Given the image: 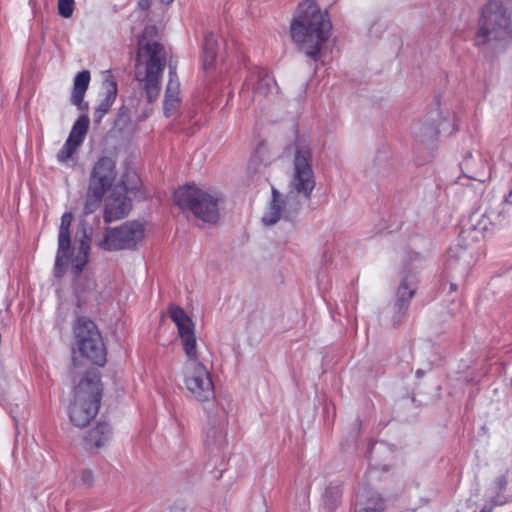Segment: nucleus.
<instances>
[{"mask_svg":"<svg viewBox=\"0 0 512 512\" xmlns=\"http://www.w3.org/2000/svg\"><path fill=\"white\" fill-rule=\"evenodd\" d=\"M169 314L176 324L187 357L184 366V384L191 396L199 402L214 398V384L207 368L198 360L194 323L187 313L178 306H170Z\"/></svg>","mask_w":512,"mask_h":512,"instance_id":"1","label":"nucleus"},{"mask_svg":"<svg viewBox=\"0 0 512 512\" xmlns=\"http://www.w3.org/2000/svg\"><path fill=\"white\" fill-rule=\"evenodd\" d=\"M331 23L314 0H303L295 9L290 25L292 40L298 49L316 61L328 40Z\"/></svg>","mask_w":512,"mask_h":512,"instance_id":"2","label":"nucleus"},{"mask_svg":"<svg viewBox=\"0 0 512 512\" xmlns=\"http://www.w3.org/2000/svg\"><path fill=\"white\" fill-rule=\"evenodd\" d=\"M72 221L73 214L71 212H65L61 217L58 233V249L55 260V273L57 276H61L64 273L68 262H70L71 269L75 275H79L88 262L93 228L86 220L82 219L79 221L74 237V246L69 256L71 248L70 227Z\"/></svg>","mask_w":512,"mask_h":512,"instance_id":"3","label":"nucleus"},{"mask_svg":"<svg viewBox=\"0 0 512 512\" xmlns=\"http://www.w3.org/2000/svg\"><path fill=\"white\" fill-rule=\"evenodd\" d=\"M293 172L290 180V202L297 211L303 202L310 199L316 181L312 169V152L304 136L295 132ZM292 203H290V207Z\"/></svg>","mask_w":512,"mask_h":512,"instance_id":"4","label":"nucleus"},{"mask_svg":"<svg viewBox=\"0 0 512 512\" xmlns=\"http://www.w3.org/2000/svg\"><path fill=\"white\" fill-rule=\"evenodd\" d=\"M512 39V14L501 0H489L482 8L476 45L506 44Z\"/></svg>","mask_w":512,"mask_h":512,"instance_id":"5","label":"nucleus"},{"mask_svg":"<svg viewBox=\"0 0 512 512\" xmlns=\"http://www.w3.org/2000/svg\"><path fill=\"white\" fill-rule=\"evenodd\" d=\"M174 202L182 209L190 210L197 218L207 223L219 219V206L223 195L215 189H203L196 185H186L174 192Z\"/></svg>","mask_w":512,"mask_h":512,"instance_id":"6","label":"nucleus"},{"mask_svg":"<svg viewBox=\"0 0 512 512\" xmlns=\"http://www.w3.org/2000/svg\"><path fill=\"white\" fill-rule=\"evenodd\" d=\"M101 386L97 377H85L74 390L73 400L68 409L71 423L85 427L98 413L101 402Z\"/></svg>","mask_w":512,"mask_h":512,"instance_id":"7","label":"nucleus"},{"mask_svg":"<svg viewBox=\"0 0 512 512\" xmlns=\"http://www.w3.org/2000/svg\"><path fill=\"white\" fill-rule=\"evenodd\" d=\"M138 56H147L144 67L136 66L135 79L143 84V89L149 102L154 101L160 92V84L163 69L166 65V53L164 47L158 42L140 44Z\"/></svg>","mask_w":512,"mask_h":512,"instance_id":"8","label":"nucleus"},{"mask_svg":"<svg viewBox=\"0 0 512 512\" xmlns=\"http://www.w3.org/2000/svg\"><path fill=\"white\" fill-rule=\"evenodd\" d=\"M77 349L81 356L93 364L102 366L106 361V350L101 335L93 321L78 317L73 327Z\"/></svg>","mask_w":512,"mask_h":512,"instance_id":"9","label":"nucleus"},{"mask_svg":"<svg viewBox=\"0 0 512 512\" xmlns=\"http://www.w3.org/2000/svg\"><path fill=\"white\" fill-rule=\"evenodd\" d=\"M144 237V226L137 221H128L116 228H106L97 246L105 251L133 249Z\"/></svg>","mask_w":512,"mask_h":512,"instance_id":"10","label":"nucleus"},{"mask_svg":"<svg viewBox=\"0 0 512 512\" xmlns=\"http://www.w3.org/2000/svg\"><path fill=\"white\" fill-rule=\"evenodd\" d=\"M117 176L115 161L108 156L100 157L93 165L88 186L107 193Z\"/></svg>","mask_w":512,"mask_h":512,"instance_id":"11","label":"nucleus"},{"mask_svg":"<svg viewBox=\"0 0 512 512\" xmlns=\"http://www.w3.org/2000/svg\"><path fill=\"white\" fill-rule=\"evenodd\" d=\"M127 188L124 184L116 185L107 199L104 220L107 223L117 221L128 215L131 210V201L126 196Z\"/></svg>","mask_w":512,"mask_h":512,"instance_id":"12","label":"nucleus"},{"mask_svg":"<svg viewBox=\"0 0 512 512\" xmlns=\"http://www.w3.org/2000/svg\"><path fill=\"white\" fill-rule=\"evenodd\" d=\"M117 83L110 70L102 72V92L101 99L97 105L94 117L96 122H100L104 115L109 111L117 96Z\"/></svg>","mask_w":512,"mask_h":512,"instance_id":"13","label":"nucleus"},{"mask_svg":"<svg viewBox=\"0 0 512 512\" xmlns=\"http://www.w3.org/2000/svg\"><path fill=\"white\" fill-rule=\"evenodd\" d=\"M445 123L446 117L441 112L434 111L414 128V137L420 143L434 140L440 132V127Z\"/></svg>","mask_w":512,"mask_h":512,"instance_id":"14","label":"nucleus"},{"mask_svg":"<svg viewBox=\"0 0 512 512\" xmlns=\"http://www.w3.org/2000/svg\"><path fill=\"white\" fill-rule=\"evenodd\" d=\"M180 99V83L176 75L175 68L169 66V81L167 83L164 96V113L166 116L172 115L179 107Z\"/></svg>","mask_w":512,"mask_h":512,"instance_id":"15","label":"nucleus"},{"mask_svg":"<svg viewBox=\"0 0 512 512\" xmlns=\"http://www.w3.org/2000/svg\"><path fill=\"white\" fill-rule=\"evenodd\" d=\"M463 173L466 177L479 182L490 178V168L487 161L481 157H469L463 163Z\"/></svg>","mask_w":512,"mask_h":512,"instance_id":"16","label":"nucleus"},{"mask_svg":"<svg viewBox=\"0 0 512 512\" xmlns=\"http://www.w3.org/2000/svg\"><path fill=\"white\" fill-rule=\"evenodd\" d=\"M111 427L105 422L98 423L85 437L86 447L89 450H98L111 439Z\"/></svg>","mask_w":512,"mask_h":512,"instance_id":"17","label":"nucleus"},{"mask_svg":"<svg viewBox=\"0 0 512 512\" xmlns=\"http://www.w3.org/2000/svg\"><path fill=\"white\" fill-rule=\"evenodd\" d=\"M89 82L90 72L88 70H83L77 73L74 78L71 102L73 105L77 106L79 110L88 109V104L84 103L83 99L88 89Z\"/></svg>","mask_w":512,"mask_h":512,"instance_id":"18","label":"nucleus"},{"mask_svg":"<svg viewBox=\"0 0 512 512\" xmlns=\"http://www.w3.org/2000/svg\"><path fill=\"white\" fill-rule=\"evenodd\" d=\"M205 445L211 449H220L226 443L224 423L220 421H209L204 429Z\"/></svg>","mask_w":512,"mask_h":512,"instance_id":"19","label":"nucleus"},{"mask_svg":"<svg viewBox=\"0 0 512 512\" xmlns=\"http://www.w3.org/2000/svg\"><path fill=\"white\" fill-rule=\"evenodd\" d=\"M285 207V201L281 198V194L273 187L272 198L269 202L267 211L262 216V223L265 226L276 224L282 216Z\"/></svg>","mask_w":512,"mask_h":512,"instance_id":"20","label":"nucleus"},{"mask_svg":"<svg viewBox=\"0 0 512 512\" xmlns=\"http://www.w3.org/2000/svg\"><path fill=\"white\" fill-rule=\"evenodd\" d=\"M277 91V84L271 75L268 73L259 75L258 81L254 87V99L261 100L262 98H268L276 94Z\"/></svg>","mask_w":512,"mask_h":512,"instance_id":"21","label":"nucleus"},{"mask_svg":"<svg viewBox=\"0 0 512 512\" xmlns=\"http://www.w3.org/2000/svg\"><path fill=\"white\" fill-rule=\"evenodd\" d=\"M472 231L475 233V238L481 237L486 232L492 221L487 215L486 211L482 208L477 209L472 213L469 219Z\"/></svg>","mask_w":512,"mask_h":512,"instance_id":"22","label":"nucleus"},{"mask_svg":"<svg viewBox=\"0 0 512 512\" xmlns=\"http://www.w3.org/2000/svg\"><path fill=\"white\" fill-rule=\"evenodd\" d=\"M415 294V289L410 287L408 280L405 278L401 281L397 289V299L395 302V308L398 314L402 316L408 308V303Z\"/></svg>","mask_w":512,"mask_h":512,"instance_id":"23","label":"nucleus"},{"mask_svg":"<svg viewBox=\"0 0 512 512\" xmlns=\"http://www.w3.org/2000/svg\"><path fill=\"white\" fill-rule=\"evenodd\" d=\"M90 119L88 115H81L73 124L68 140L72 141L76 145L80 146L88 132Z\"/></svg>","mask_w":512,"mask_h":512,"instance_id":"24","label":"nucleus"},{"mask_svg":"<svg viewBox=\"0 0 512 512\" xmlns=\"http://www.w3.org/2000/svg\"><path fill=\"white\" fill-rule=\"evenodd\" d=\"M217 39L213 34H208L205 37L203 47V68L209 70L213 67L217 57Z\"/></svg>","mask_w":512,"mask_h":512,"instance_id":"25","label":"nucleus"},{"mask_svg":"<svg viewBox=\"0 0 512 512\" xmlns=\"http://www.w3.org/2000/svg\"><path fill=\"white\" fill-rule=\"evenodd\" d=\"M105 194L106 193L103 191L93 189L88 186L84 203V213L89 215L95 212L100 206Z\"/></svg>","mask_w":512,"mask_h":512,"instance_id":"26","label":"nucleus"},{"mask_svg":"<svg viewBox=\"0 0 512 512\" xmlns=\"http://www.w3.org/2000/svg\"><path fill=\"white\" fill-rule=\"evenodd\" d=\"M78 147V145L67 139L62 148L57 153V160L60 163H65L72 157Z\"/></svg>","mask_w":512,"mask_h":512,"instance_id":"27","label":"nucleus"},{"mask_svg":"<svg viewBox=\"0 0 512 512\" xmlns=\"http://www.w3.org/2000/svg\"><path fill=\"white\" fill-rule=\"evenodd\" d=\"M74 0H58V12L64 18H69L73 14Z\"/></svg>","mask_w":512,"mask_h":512,"instance_id":"28","label":"nucleus"},{"mask_svg":"<svg viewBox=\"0 0 512 512\" xmlns=\"http://www.w3.org/2000/svg\"><path fill=\"white\" fill-rule=\"evenodd\" d=\"M80 481L83 485L89 487L94 482V474L91 470L85 469L80 474Z\"/></svg>","mask_w":512,"mask_h":512,"instance_id":"29","label":"nucleus"},{"mask_svg":"<svg viewBox=\"0 0 512 512\" xmlns=\"http://www.w3.org/2000/svg\"><path fill=\"white\" fill-rule=\"evenodd\" d=\"M306 85L307 84L299 85L295 91L294 101L298 106H300L305 99Z\"/></svg>","mask_w":512,"mask_h":512,"instance_id":"30","label":"nucleus"},{"mask_svg":"<svg viewBox=\"0 0 512 512\" xmlns=\"http://www.w3.org/2000/svg\"><path fill=\"white\" fill-rule=\"evenodd\" d=\"M384 503L382 499H378L373 507H366L356 512H384Z\"/></svg>","mask_w":512,"mask_h":512,"instance_id":"31","label":"nucleus"},{"mask_svg":"<svg viewBox=\"0 0 512 512\" xmlns=\"http://www.w3.org/2000/svg\"><path fill=\"white\" fill-rule=\"evenodd\" d=\"M334 496V495H338V489L337 488H328L326 490V496Z\"/></svg>","mask_w":512,"mask_h":512,"instance_id":"32","label":"nucleus"},{"mask_svg":"<svg viewBox=\"0 0 512 512\" xmlns=\"http://www.w3.org/2000/svg\"><path fill=\"white\" fill-rule=\"evenodd\" d=\"M138 5L142 9H147L149 7V0H139Z\"/></svg>","mask_w":512,"mask_h":512,"instance_id":"33","label":"nucleus"},{"mask_svg":"<svg viewBox=\"0 0 512 512\" xmlns=\"http://www.w3.org/2000/svg\"><path fill=\"white\" fill-rule=\"evenodd\" d=\"M164 4H170L173 0H160Z\"/></svg>","mask_w":512,"mask_h":512,"instance_id":"34","label":"nucleus"},{"mask_svg":"<svg viewBox=\"0 0 512 512\" xmlns=\"http://www.w3.org/2000/svg\"><path fill=\"white\" fill-rule=\"evenodd\" d=\"M508 201V197H505L503 200H501V204L506 203Z\"/></svg>","mask_w":512,"mask_h":512,"instance_id":"35","label":"nucleus"},{"mask_svg":"<svg viewBox=\"0 0 512 512\" xmlns=\"http://www.w3.org/2000/svg\"><path fill=\"white\" fill-rule=\"evenodd\" d=\"M481 512H491V510H490V509L483 508V509L481 510Z\"/></svg>","mask_w":512,"mask_h":512,"instance_id":"36","label":"nucleus"},{"mask_svg":"<svg viewBox=\"0 0 512 512\" xmlns=\"http://www.w3.org/2000/svg\"><path fill=\"white\" fill-rule=\"evenodd\" d=\"M422 375V372L420 370L417 371V376L420 377Z\"/></svg>","mask_w":512,"mask_h":512,"instance_id":"37","label":"nucleus"},{"mask_svg":"<svg viewBox=\"0 0 512 512\" xmlns=\"http://www.w3.org/2000/svg\"><path fill=\"white\" fill-rule=\"evenodd\" d=\"M172 512H183V511H182V510H180V509H177V510L172 511Z\"/></svg>","mask_w":512,"mask_h":512,"instance_id":"38","label":"nucleus"},{"mask_svg":"<svg viewBox=\"0 0 512 512\" xmlns=\"http://www.w3.org/2000/svg\"><path fill=\"white\" fill-rule=\"evenodd\" d=\"M511 195H512V190H511V191L509 192V195H508V197H509V196H511Z\"/></svg>","mask_w":512,"mask_h":512,"instance_id":"39","label":"nucleus"}]
</instances>
